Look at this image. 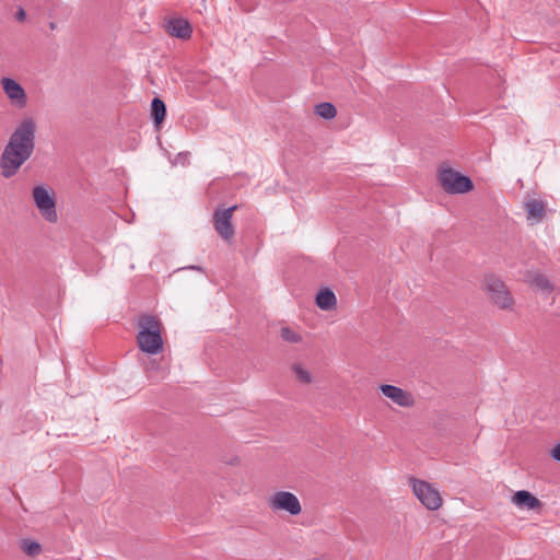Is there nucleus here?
Wrapping results in <instances>:
<instances>
[{"label":"nucleus","instance_id":"obj_7","mask_svg":"<svg viewBox=\"0 0 560 560\" xmlns=\"http://www.w3.org/2000/svg\"><path fill=\"white\" fill-rule=\"evenodd\" d=\"M409 485L412 493L430 511H436L442 506L443 500L436 488L430 482L417 478H410Z\"/></svg>","mask_w":560,"mask_h":560},{"label":"nucleus","instance_id":"obj_20","mask_svg":"<svg viewBox=\"0 0 560 560\" xmlns=\"http://www.w3.org/2000/svg\"><path fill=\"white\" fill-rule=\"evenodd\" d=\"M23 551L31 557H35L40 552V545L36 541L24 540L21 545Z\"/></svg>","mask_w":560,"mask_h":560},{"label":"nucleus","instance_id":"obj_21","mask_svg":"<svg viewBox=\"0 0 560 560\" xmlns=\"http://www.w3.org/2000/svg\"><path fill=\"white\" fill-rule=\"evenodd\" d=\"M549 456L556 460V462H559L560 463V443H557L555 444L550 450H549Z\"/></svg>","mask_w":560,"mask_h":560},{"label":"nucleus","instance_id":"obj_12","mask_svg":"<svg viewBox=\"0 0 560 560\" xmlns=\"http://www.w3.org/2000/svg\"><path fill=\"white\" fill-rule=\"evenodd\" d=\"M166 32L174 37L188 39L191 36L192 28L189 22L183 18L171 19L166 23Z\"/></svg>","mask_w":560,"mask_h":560},{"label":"nucleus","instance_id":"obj_22","mask_svg":"<svg viewBox=\"0 0 560 560\" xmlns=\"http://www.w3.org/2000/svg\"><path fill=\"white\" fill-rule=\"evenodd\" d=\"M25 16H26V13L23 9H20L15 14L16 20H19V21H24Z\"/></svg>","mask_w":560,"mask_h":560},{"label":"nucleus","instance_id":"obj_16","mask_svg":"<svg viewBox=\"0 0 560 560\" xmlns=\"http://www.w3.org/2000/svg\"><path fill=\"white\" fill-rule=\"evenodd\" d=\"M151 114L155 125H160L166 115V107L162 100L155 97L151 103Z\"/></svg>","mask_w":560,"mask_h":560},{"label":"nucleus","instance_id":"obj_18","mask_svg":"<svg viewBox=\"0 0 560 560\" xmlns=\"http://www.w3.org/2000/svg\"><path fill=\"white\" fill-rule=\"evenodd\" d=\"M292 370L296 380L303 384H311L313 382L312 373L301 364H293Z\"/></svg>","mask_w":560,"mask_h":560},{"label":"nucleus","instance_id":"obj_5","mask_svg":"<svg viewBox=\"0 0 560 560\" xmlns=\"http://www.w3.org/2000/svg\"><path fill=\"white\" fill-rule=\"evenodd\" d=\"M485 289L489 295L490 302L504 311H512L514 299L505 283L494 275H488L483 279Z\"/></svg>","mask_w":560,"mask_h":560},{"label":"nucleus","instance_id":"obj_17","mask_svg":"<svg viewBox=\"0 0 560 560\" xmlns=\"http://www.w3.org/2000/svg\"><path fill=\"white\" fill-rule=\"evenodd\" d=\"M315 114L324 119H332L337 115V109L331 103H320L315 107Z\"/></svg>","mask_w":560,"mask_h":560},{"label":"nucleus","instance_id":"obj_15","mask_svg":"<svg viewBox=\"0 0 560 560\" xmlns=\"http://www.w3.org/2000/svg\"><path fill=\"white\" fill-rule=\"evenodd\" d=\"M526 280L532 287H535L536 289L545 293H550L553 289L548 278L536 271L528 272L526 276Z\"/></svg>","mask_w":560,"mask_h":560},{"label":"nucleus","instance_id":"obj_13","mask_svg":"<svg viewBox=\"0 0 560 560\" xmlns=\"http://www.w3.org/2000/svg\"><path fill=\"white\" fill-rule=\"evenodd\" d=\"M525 209L527 211V219L533 222H539L545 217V203L538 199H529L525 203Z\"/></svg>","mask_w":560,"mask_h":560},{"label":"nucleus","instance_id":"obj_1","mask_svg":"<svg viewBox=\"0 0 560 560\" xmlns=\"http://www.w3.org/2000/svg\"><path fill=\"white\" fill-rule=\"evenodd\" d=\"M36 129L35 120L30 117L22 119L15 127L0 158L1 175L4 178L14 176L32 156Z\"/></svg>","mask_w":560,"mask_h":560},{"label":"nucleus","instance_id":"obj_11","mask_svg":"<svg viewBox=\"0 0 560 560\" xmlns=\"http://www.w3.org/2000/svg\"><path fill=\"white\" fill-rule=\"evenodd\" d=\"M511 502L521 510L537 511L542 508L541 501L526 490L516 491L512 495Z\"/></svg>","mask_w":560,"mask_h":560},{"label":"nucleus","instance_id":"obj_14","mask_svg":"<svg viewBox=\"0 0 560 560\" xmlns=\"http://www.w3.org/2000/svg\"><path fill=\"white\" fill-rule=\"evenodd\" d=\"M316 305L323 311L335 310L337 306V298L330 289H323L316 295Z\"/></svg>","mask_w":560,"mask_h":560},{"label":"nucleus","instance_id":"obj_9","mask_svg":"<svg viewBox=\"0 0 560 560\" xmlns=\"http://www.w3.org/2000/svg\"><path fill=\"white\" fill-rule=\"evenodd\" d=\"M236 208V206H233L228 209L217 210L213 214L214 229L218 234L225 241H231L234 236L232 217Z\"/></svg>","mask_w":560,"mask_h":560},{"label":"nucleus","instance_id":"obj_3","mask_svg":"<svg viewBox=\"0 0 560 560\" xmlns=\"http://www.w3.org/2000/svg\"><path fill=\"white\" fill-rule=\"evenodd\" d=\"M267 505L275 514H287L298 517L303 512V505L299 497L284 489L271 492L266 499Z\"/></svg>","mask_w":560,"mask_h":560},{"label":"nucleus","instance_id":"obj_10","mask_svg":"<svg viewBox=\"0 0 560 560\" xmlns=\"http://www.w3.org/2000/svg\"><path fill=\"white\" fill-rule=\"evenodd\" d=\"M378 388L384 397L388 398L399 407L411 408L416 404L413 395L398 386L382 384Z\"/></svg>","mask_w":560,"mask_h":560},{"label":"nucleus","instance_id":"obj_8","mask_svg":"<svg viewBox=\"0 0 560 560\" xmlns=\"http://www.w3.org/2000/svg\"><path fill=\"white\" fill-rule=\"evenodd\" d=\"M0 83L12 106L21 109L27 105V94L16 80L4 77L1 79Z\"/></svg>","mask_w":560,"mask_h":560},{"label":"nucleus","instance_id":"obj_2","mask_svg":"<svg viewBox=\"0 0 560 560\" xmlns=\"http://www.w3.org/2000/svg\"><path fill=\"white\" fill-rule=\"evenodd\" d=\"M137 342L141 351L158 354L163 350L162 323L153 315H141L138 320Z\"/></svg>","mask_w":560,"mask_h":560},{"label":"nucleus","instance_id":"obj_19","mask_svg":"<svg viewBox=\"0 0 560 560\" xmlns=\"http://www.w3.org/2000/svg\"><path fill=\"white\" fill-rule=\"evenodd\" d=\"M280 336L284 341L290 343H299L302 341V336L289 327H282Z\"/></svg>","mask_w":560,"mask_h":560},{"label":"nucleus","instance_id":"obj_4","mask_svg":"<svg viewBox=\"0 0 560 560\" xmlns=\"http://www.w3.org/2000/svg\"><path fill=\"white\" fill-rule=\"evenodd\" d=\"M32 199L40 217L46 222L54 224L58 221L56 194L51 187L44 184L34 186Z\"/></svg>","mask_w":560,"mask_h":560},{"label":"nucleus","instance_id":"obj_6","mask_svg":"<svg viewBox=\"0 0 560 560\" xmlns=\"http://www.w3.org/2000/svg\"><path fill=\"white\" fill-rule=\"evenodd\" d=\"M439 180L442 188L453 195L465 194L474 188L471 179L455 170L443 166L439 171Z\"/></svg>","mask_w":560,"mask_h":560},{"label":"nucleus","instance_id":"obj_23","mask_svg":"<svg viewBox=\"0 0 560 560\" xmlns=\"http://www.w3.org/2000/svg\"><path fill=\"white\" fill-rule=\"evenodd\" d=\"M189 268H190V269H198V270H200V268H199V267L190 266Z\"/></svg>","mask_w":560,"mask_h":560}]
</instances>
